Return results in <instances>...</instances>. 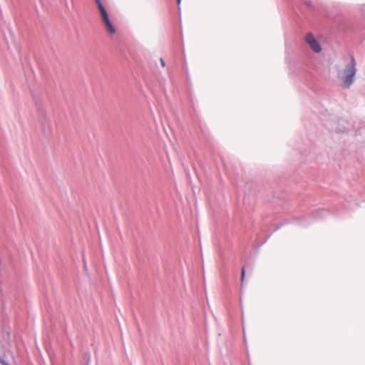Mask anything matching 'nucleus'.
<instances>
[{
	"instance_id": "6e6552de",
	"label": "nucleus",
	"mask_w": 365,
	"mask_h": 365,
	"mask_svg": "<svg viewBox=\"0 0 365 365\" xmlns=\"http://www.w3.org/2000/svg\"><path fill=\"white\" fill-rule=\"evenodd\" d=\"M102 20L104 21L110 20L108 13L101 15Z\"/></svg>"
},
{
	"instance_id": "1a4fd4ad",
	"label": "nucleus",
	"mask_w": 365,
	"mask_h": 365,
	"mask_svg": "<svg viewBox=\"0 0 365 365\" xmlns=\"http://www.w3.org/2000/svg\"><path fill=\"white\" fill-rule=\"evenodd\" d=\"M0 364L1 365H10L5 359H4L2 357L0 358Z\"/></svg>"
},
{
	"instance_id": "423d86ee",
	"label": "nucleus",
	"mask_w": 365,
	"mask_h": 365,
	"mask_svg": "<svg viewBox=\"0 0 365 365\" xmlns=\"http://www.w3.org/2000/svg\"><path fill=\"white\" fill-rule=\"evenodd\" d=\"M101 15L107 13L106 8L103 6V4L98 6Z\"/></svg>"
},
{
	"instance_id": "f257e3e1",
	"label": "nucleus",
	"mask_w": 365,
	"mask_h": 365,
	"mask_svg": "<svg viewBox=\"0 0 365 365\" xmlns=\"http://www.w3.org/2000/svg\"><path fill=\"white\" fill-rule=\"evenodd\" d=\"M356 71V61L354 56H351V61L346 65L341 77L344 87L349 88L353 84Z\"/></svg>"
},
{
	"instance_id": "0eeeda50",
	"label": "nucleus",
	"mask_w": 365,
	"mask_h": 365,
	"mask_svg": "<svg viewBox=\"0 0 365 365\" xmlns=\"http://www.w3.org/2000/svg\"><path fill=\"white\" fill-rule=\"evenodd\" d=\"M101 15L107 13L106 8L103 6V4L98 6Z\"/></svg>"
},
{
	"instance_id": "ddd939ff",
	"label": "nucleus",
	"mask_w": 365,
	"mask_h": 365,
	"mask_svg": "<svg viewBox=\"0 0 365 365\" xmlns=\"http://www.w3.org/2000/svg\"><path fill=\"white\" fill-rule=\"evenodd\" d=\"M305 4L309 6H312V2L311 1H306Z\"/></svg>"
},
{
	"instance_id": "9d476101",
	"label": "nucleus",
	"mask_w": 365,
	"mask_h": 365,
	"mask_svg": "<svg viewBox=\"0 0 365 365\" xmlns=\"http://www.w3.org/2000/svg\"><path fill=\"white\" fill-rule=\"evenodd\" d=\"M245 275V268L243 267V268L242 269V272H241V280H242V281H243V280H244Z\"/></svg>"
},
{
	"instance_id": "4468645a",
	"label": "nucleus",
	"mask_w": 365,
	"mask_h": 365,
	"mask_svg": "<svg viewBox=\"0 0 365 365\" xmlns=\"http://www.w3.org/2000/svg\"><path fill=\"white\" fill-rule=\"evenodd\" d=\"M177 1H178V4H180L181 0H177Z\"/></svg>"
},
{
	"instance_id": "9b49d317",
	"label": "nucleus",
	"mask_w": 365,
	"mask_h": 365,
	"mask_svg": "<svg viewBox=\"0 0 365 365\" xmlns=\"http://www.w3.org/2000/svg\"><path fill=\"white\" fill-rule=\"evenodd\" d=\"M160 64H161V66H162L163 67H165V63L164 59H163V58H160Z\"/></svg>"
},
{
	"instance_id": "f8f14e48",
	"label": "nucleus",
	"mask_w": 365,
	"mask_h": 365,
	"mask_svg": "<svg viewBox=\"0 0 365 365\" xmlns=\"http://www.w3.org/2000/svg\"><path fill=\"white\" fill-rule=\"evenodd\" d=\"M95 1H96V3L97 6H98V5L102 4L101 0H95Z\"/></svg>"
},
{
	"instance_id": "39448f33",
	"label": "nucleus",
	"mask_w": 365,
	"mask_h": 365,
	"mask_svg": "<svg viewBox=\"0 0 365 365\" xmlns=\"http://www.w3.org/2000/svg\"><path fill=\"white\" fill-rule=\"evenodd\" d=\"M101 15L107 13L106 8L103 6V4L98 6Z\"/></svg>"
},
{
	"instance_id": "2eb2a0df",
	"label": "nucleus",
	"mask_w": 365,
	"mask_h": 365,
	"mask_svg": "<svg viewBox=\"0 0 365 365\" xmlns=\"http://www.w3.org/2000/svg\"><path fill=\"white\" fill-rule=\"evenodd\" d=\"M6 334H7V336L9 337L10 334H9V332H7Z\"/></svg>"
},
{
	"instance_id": "f03ea898",
	"label": "nucleus",
	"mask_w": 365,
	"mask_h": 365,
	"mask_svg": "<svg viewBox=\"0 0 365 365\" xmlns=\"http://www.w3.org/2000/svg\"><path fill=\"white\" fill-rule=\"evenodd\" d=\"M38 119L41 124L42 132L46 136H48L52 133V126L51 121L46 118L44 110L40 107L38 108Z\"/></svg>"
},
{
	"instance_id": "7ed1b4c3",
	"label": "nucleus",
	"mask_w": 365,
	"mask_h": 365,
	"mask_svg": "<svg viewBox=\"0 0 365 365\" xmlns=\"http://www.w3.org/2000/svg\"><path fill=\"white\" fill-rule=\"evenodd\" d=\"M306 42L309 45L312 51L315 53H319L322 50L321 46L315 39L314 35L311 33L307 34Z\"/></svg>"
},
{
	"instance_id": "20e7f679",
	"label": "nucleus",
	"mask_w": 365,
	"mask_h": 365,
	"mask_svg": "<svg viewBox=\"0 0 365 365\" xmlns=\"http://www.w3.org/2000/svg\"><path fill=\"white\" fill-rule=\"evenodd\" d=\"M104 24L110 34H113L115 32V29L110 20L104 21Z\"/></svg>"
}]
</instances>
